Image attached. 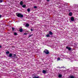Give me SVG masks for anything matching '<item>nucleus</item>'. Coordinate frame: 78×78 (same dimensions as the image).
I'll use <instances>...</instances> for the list:
<instances>
[{
    "instance_id": "obj_13",
    "label": "nucleus",
    "mask_w": 78,
    "mask_h": 78,
    "mask_svg": "<svg viewBox=\"0 0 78 78\" xmlns=\"http://www.w3.org/2000/svg\"><path fill=\"white\" fill-rule=\"evenodd\" d=\"M46 36L47 37H50V35H49V34H48L46 35Z\"/></svg>"
},
{
    "instance_id": "obj_19",
    "label": "nucleus",
    "mask_w": 78,
    "mask_h": 78,
    "mask_svg": "<svg viewBox=\"0 0 78 78\" xmlns=\"http://www.w3.org/2000/svg\"><path fill=\"white\" fill-rule=\"evenodd\" d=\"M12 31H14V30H15L14 27H12Z\"/></svg>"
},
{
    "instance_id": "obj_24",
    "label": "nucleus",
    "mask_w": 78,
    "mask_h": 78,
    "mask_svg": "<svg viewBox=\"0 0 78 78\" xmlns=\"http://www.w3.org/2000/svg\"><path fill=\"white\" fill-rule=\"evenodd\" d=\"M27 33H24V35H27Z\"/></svg>"
},
{
    "instance_id": "obj_17",
    "label": "nucleus",
    "mask_w": 78,
    "mask_h": 78,
    "mask_svg": "<svg viewBox=\"0 0 78 78\" xmlns=\"http://www.w3.org/2000/svg\"><path fill=\"white\" fill-rule=\"evenodd\" d=\"M37 7L36 6H34V9H37Z\"/></svg>"
},
{
    "instance_id": "obj_3",
    "label": "nucleus",
    "mask_w": 78,
    "mask_h": 78,
    "mask_svg": "<svg viewBox=\"0 0 78 78\" xmlns=\"http://www.w3.org/2000/svg\"><path fill=\"white\" fill-rule=\"evenodd\" d=\"M43 53H44L46 55H48L49 54V51L47 49H45L44 50Z\"/></svg>"
},
{
    "instance_id": "obj_8",
    "label": "nucleus",
    "mask_w": 78,
    "mask_h": 78,
    "mask_svg": "<svg viewBox=\"0 0 78 78\" xmlns=\"http://www.w3.org/2000/svg\"><path fill=\"white\" fill-rule=\"evenodd\" d=\"M70 78H75V76L71 75V76H70Z\"/></svg>"
},
{
    "instance_id": "obj_4",
    "label": "nucleus",
    "mask_w": 78,
    "mask_h": 78,
    "mask_svg": "<svg viewBox=\"0 0 78 78\" xmlns=\"http://www.w3.org/2000/svg\"><path fill=\"white\" fill-rule=\"evenodd\" d=\"M66 48H67V49H68L69 51H70V50H71V48H70V47H66Z\"/></svg>"
},
{
    "instance_id": "obj_29",
    "label": "nucleus",
    "mask_w": 78,
    "mask_h": 78,
    "mask_svg": "<svg viewBox=\"0 0 78 78\" xmlns=\"http://www.w3.org/2000/svg\"><path fill=\"white\" fill-rule=\"evenodd\" d=\"M2 48V46H0V48Z\"/></svg>"
},
{
    "instance_id": "obj_16",
    "label": "nucleus",
    "mask_w": 78,
    "mask_h": 78,
    "mask_svg": "<svg viewBox=\"0 0 78 78\" xmlns=\"http://www.w3.org/2000/svg\"><path fill=\"white\" fill-rule=\"evenodd\" d=\"M58 77L59 78H61L62 77V75L59 74L58 75Z\"/></svg>"
},
{
    "instance_id": "obj_7",
    "label": "nucleus",
    "mask_w": 78,
    "mask_h": 78,
    "mask_svg": "<svg viewBox=\"0 0 78 78\" xmlns=\"http://www.w3.org/2000/svg\"><path fill=\"white\" fill-rule=\"evenodd\" d=\"M20 5H21V6H22V5H23V1H21L20 2Z\"/></svg>"
},
{
    "instance_id": "obj_9",
    "label": "nucleus",
    "mask_w": 78,
    "mask_h": 78,
    "mask_svg": "<svg viewBox=\"0 0 78 78\" xmlns=\"http://www.w3.org/2000/svg\"><path fill=\"white\" fill-rule=\"evenodd\" d=\"M72 12H70L69 13V16H72Z\"/></svg>"
},
{
    "instance_id": "obj_12",
    "label": "nucleus",
    "mask_w": 78,
    "mask_h": 78,
    "mask_svg": "<svg viewBox=\"0 0 78 78\" xmlns=\"http://www.w3.org/2000/svg\"><path fill=\"white\" fill-rule=\"evenodd\" d=\"M14 34L15 36H17V33L16 32H15L14 33Z\"/></svg>"
},
{
    "instance_id": "obj_22",
    "label": "nucleus",
    "mask_w": 78,
    "mask_h": 78,
    "mask_svg": "<svg viewBox=\"0 0 78 78\" xmlns=\"http://www.w3.org/2000/svg\"><path fill=\"white\" fill-rule=\"evenodd\" d=\"M33 78H39L38 77L34 76L33 77Z\"/></svg>"
},
{
    "instance_id": "obj_1",
    "label": "nucleus",
    "mask_w": 78,
    "mask_h": 78,
    "mask_svg": "<svg viewBox=\"0 0 78 78\" xmlns=\"http://www.w3.org/2000/svg\"><path fill=\"white\" fill-rule=\"evenodd\" d=\"M9 57L13 59H14L15 58H17V56L16 55V54H13V55H12V54L11 53H10L9 54Z\"/></svg>"
},
{
    "instance_id": "obj_6",
    "label": "nucleus",
    "mask_w": 78,
    "mask_h": 78,
    "mask_svg": "<svg viewBox=\"0 0 78 78\" xmlns=\"http://www.w3.org/2000/svg\"><path fill=\"white\" fill-rule=\"evenodd\" d=\"M42 73H44V74H45V73H46V71L45 70H43L42 71Z\"/></svg>"
},
{
    "instance_id": "obj_18",
    "label": "nucleus",
    "mask_w": 78,
    "mask_h": 78,
    "mask_svg": "<svg viewBox=\"0 0 78 78\" xmlns=\"http://www.w3.org/2000/svg\"><path fill=\"white\" fill-rule=\"evenodd\" d=\"M26 27H29V24L27 23L26 25Z\"/></svg>"
},
{
    "instance_id": "obj_15",
    "label": "nucleus",
    "mask_w": 78,
    "mask_h": 78,
    "mask_svg": "<svg viewBox=\"0 0 78 78\" xmlns=\"http://www.w3.org/2000/svg\"><path fill=\"white\" fill-rule=\"evenodd\" d=\"M22 6L23 8H25V7H26V5H22Z\"/></svg>"
},
{
    "instance_id": "obj_2",
    "label": "nucleus",
    "mask_w": 78,
    "mask_h": 78,
    "mask_svg": "<svg viewBox=\"0 0 78 78\" xmlns=\"http://www.w3.org/2000/svg\"><path fill=\"white\" fill-rule=\"evenodd\" d=\"M16 16L18 17H20V18H22L23 17V15L21 13H19L16 15Z\"/></svg>"
},
{
    "instance_id": "obj_26",
    "label": "nucleus",
    "mask_w": 78,
    "mask_h": 78,
    "mask_svg": "<svg viewBox=\"0 0 78 78\" xmlns=\"http://www.w3.org/2000/svg\"><path fill=\"white\" fill-rule=\"evenodd\" d=\"M33 36V34L30 35L29 36V37H31V36Z\"/></svg>"
},
{
    "instance_id": "obj_5",
    "label": "nucleus",
    "mask_w": 78,
    "mask_h": 78,
    "mask_svg": "<svg viewBox=\"0 0 78 78\" xmlns=\"http://www.w3.org/2000/svg\"><path fill=\"white\" fill-rule=\"evenodd\" d=\"M75 19H74V18L73 17H71V21H74V20Z\"/></svg>"
},
{
    "instance_id": "obj_11",
    "label": "nucleus",
    "mask_w": 78,
    "mask_h": 78,
    "mask_svg": "<svg viewBox=\"0 0 78 78\" xmlns=\"http://www.w3.org/2000/svg\"><path fill=\"white\" fill-rule=\"evenodd\" d=\"M19 31L20 32H22V31H23V29H20V30H19Z\"/></svg>"
},
{
    "instance_id": "obj_23",
    "label": "nucleus",
    "mask_w": 78,
    "mask_h": 78,
    "mask_svg": "<svg viewBox=\"0 0 78 78\" xmlns=\"http://www.w3.org/2000/svg\"><path fill=\"white\" fill-rule=\"evenodd\" d=\"M3 2V1L2 0H0V3H2Z\"/></svg>"
},
{
    "instance_id": "obj_28",
    "label": "nucleus",
    "mask_w": 78,
    "mask_h": 78,
    "mask_svg": "<svg viewBox=\"0 0 78 78\" xmlns=\"http://www.w3.org/2000/svg\"><path fill=\"white\" fill-rule=\"evenodd\" d=\"M2 17V15H0V18H1Z\"/></svg>"
},
{
    "instance_id": "obj_25",
    "label": "nucleus",
    "mask_w": 78,
    "mask_h": 78,
    "mask_svg": "<svg viewBox=\"0 0 78 78\" xmlns=\"http://www.w3.org/2000/svg\"><path fill=\"white\" fill-rule=\"evenodd\" d=\"M30 30L31 31H33V29H30Z\"/></svg>"
},
{
    "instance_id": "obj_14",
    "label": "nucleus",
    "mask_w": 78,
    "mask_h": 78,
    "mask_svg": "<svg viewBox=\"0 0 78 78\" xmlns=\"http://www.w3.org/2000/svg\"><path fill=\"white\" fill-rule=\"evenodd\" d=\"M6 54H7V55H8V54H9V51H7V52H6Z\"/></svg>"
},
{
    "instance_id": "obj_10",
    "label": "nucleus",
    "mask_w": 78,
    "mask_h": 78,
    "mask_svg": "<svg viewBox=\"0 0 78 78\" xmlns=\"http://www.w3.org/2000/svg\"><path fill=\"white\" fill-rule=\"evenodd\" d=\"M49 34H50V35H52V34H53V33H52V32L51 31H49Z\"/></svg>"
},
{
    "instance_id": "obj_21",
    "label": "nucleus",
    "mask_w": 78,
    "mask_h": 78,
    "mask_svg": "<svg viewBox=\"0 0 78 78\" xmlns=\"http://www.w3.org/2000/svg\"><path fill=\"white\" fill-rule=\"evenodd\" d=\"M27 11L28 12H30V9H27Z\"/></svg>"
},
{
    "instance_id": "obj_20",
    "label": "nucleus",
    "mask_w": 78,
    "mask_h": 78,
    "mask_svg": "<svg viewBox=\"0 0 78 78\" xmlns=\"http://www.w3.org/2000/svg\"><path fill=\"white\" fill-rule=\"evenodd\" d=\"M57 60H58V61H60V60H61V58L59 57L57 58Z\"/></svg>"
},
{
    "instance_id": "obj_27",
    "label": "nucleus",
    "mask_w": 78,
    "mask_h": 78,
    "mask_svg": "<svg viewBox=\"0 0 78 78\" xmlns=\"http://www.w3.org/2000/svg\"><path fill=\"white\" fill-rule=\"evenodd\" d=\"M50 0H47V2H48L50 1Z\"/></svg>"
}]
</instances>
